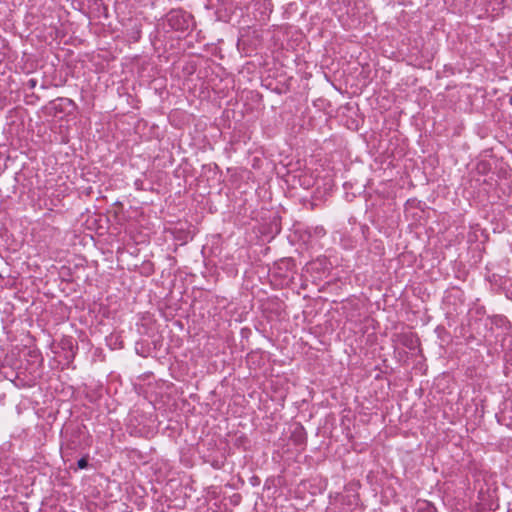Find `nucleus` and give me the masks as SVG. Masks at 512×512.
<instances>
[{
	"label": "nucleus",
	"mask_w": 512,
	"mask_h": 512,
	"mask_svg": "<svg viewBox=\"0 0 512 512\" xmlns=\"http://www.w3.org/2000/svg\"><path fill=\"white\" fill-rule=\"evenodd\" d=\"M77 466L79 469H85L88 467V459L87 457H82L78 460Z\"/></svg>",
	"instance_id": "nucleus-2"
},
{
	"label": "nucleus",
	"mask_w": 512,
	"mask_h": 512,
	"mask_svg": "<svg viewBox=\"0 0 512 512\" xmlns=\"http://www.w3.org/2000/svg\"><path fill=\"white\" fill-rule=\"evenodd\" d=\"M26 85L29 89H34L37 85V80L35 78H31L27 81Z\"/></svg>",
	"instance_id": "nucleus-3"
},
{
	"label": "nucleus",
	"mask_w": 512,
	"mask_h": 512,
	"mask_svg": "<svg viewBox=\"0 0 512 512\" xmlns=\"http://www.w3.org/2000/svg\"><path fill=\"white\" fill-rule=\"evenodd\" d=\"M192 19L193 16L182 9H172L166 15L168 25L175 31H187L191 26Z\"/></svg>",
	"instance_id": "nucleus-1"
}]
</instances>
